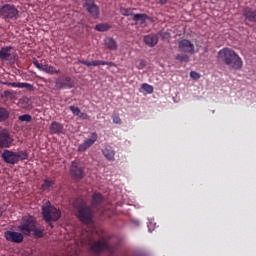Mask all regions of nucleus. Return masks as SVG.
Masks as SVG:
<instances>
[{
  "mask_svg": "<svg viewBox=\"0 0 256 256\" xmlns=\"http://www.w3.org/2000/svg\"><path fill=\"white\" fill-rule=\"evenodd\" d=\"M103 203V195L96 192L92 195L91 206H87V200L83 197L77 198L74 207L78 209L77 217L82 223H91L93 221V209H97Z\"/></svg>",
  "mask_w": 256,
  "mask_h": 256,
  "instance_id": "nucleus-1",
  "label": "nucleus"
},
{
  "mask_svg": "<svg viewBox=\"0 0 256 256\" xmlns=\"http://www.w3.org/2000/svg\"><path fill=\"white\" fill-rule=\"evenodd\" d=\"M218 59L230 69H243V59L231 48H222L218 52Z\"/></svg>",
  "mask_w": 256,
  "mask_h": 256,
  "instance_id": "nucleus-2",
  "label": "nucleus"
},
{
  "mask_svg": "<svg viewBox=\"0 0 256 256\" xmlns=\"http://www.w3.org/2000/svg\"><path fill=\"white\" fill-rule=\"evenodd\" d=\"M90 251L95 255H101V253H108V255H114L115 246L109 243V240L102 238L94 243L89 242Z\"/></svg>",
  "mask_w": 256,
  "mask_h": 256,
  "instance_id": "nucleus-3",
  "label": "nucleus"
},
{
  "mask_svg": "<svg viewBox=\"0 0 256 256\" xmlns=\"http://www.w3.org/2000/svg\"><path fill=\"white\" fill-rule=\"evenodd\" d=\"M2 159L4 163H7L8 165H17L19 161H27V159H29V153L23 150L13 152L11 150L5 149L2 152Z\"/></svg>",
  "mask_w": 256,
  "mask_h": 256,
  "instance_id": "nucleus-4",
  "label": "nucleus"
},
{
  "mask_svg": "<svg viewBox=\"0 0 256 256\" xmlns=\"http://www.w3.org/2000/svg\"><path fill=\"white\" fill-rule=\"evenodd\" d=\"M42 217L46 223L53 227L51 221H59L61 219V211L48 202V204L42 206Z\"/></svg>",
  "mask_w": 256,
  "mask_h": 256,
  "instance_id": "nucleus-5",
  "label": "nucleus"
},
{
  "mask_svg": "<svg viewBox=\"0 0 256 256\" xmlns=\"http://www.w3.org/2000/svg\"><path fill=\"white\" fill-rule=\"evenodd\" d=\"M37 226V218L31 215L23 216L20 222V225L18 226V231H21L23 235H26L29 237L31 233H33V230Z\"/></svg>",
  "mask_w": 256,
  "mask_h": 256,
  "instance_id": "nucleus-6",
  "label": "nucleus"
},
{
  "mask_svg": "<svg viewBox=\"0 0 256 256\" xmlns=\"http://www.w3.org/2000/svg\"><path fill=\"white\" fill-rule=\"evenodd\" d=\"M0 17L4 21H17L19 18V10L13 4H4L0 8Z\"/></svg>",
  "mask_w": 256,
  "mask_h": 256,
  "instance_id": "nucleus-7",
  "label": "nucleus"
},
{
  "mask_svg": "<svg viewBox=\"0 0 256 256\" xmlns=\"http://www.w3.org/2000/svg\"><path fill=\"white\" fill-rule=\"evenodd\" d=\"M70 175L72 179L81 181V179L85 177V166H83V164L77 160L72 161L70 166Z\"/></svg>",
  "mask_w": 256,
  "mask_h": 256,
  "instance_id": "nucleus-8",
  "label": "nucleus"
},
{
  "mask_svg": "<svg viewBox=\"0 0 256 256\" xmlns=\"http://www.w3.org/2000/svg\"><path fill=\"white\" fill-rule=\"evenodd\" d=\"M83 8L87 13L93 17V19H99V15L101 10L97 4H95V0H84Z\"/></svg>",
  "mask_w": 256,
  "mask_h": 256,
  "instance_id": "nucleus-9",
  "label": "nucleus"
},
{
  "mask_svg": "<svg viewBox=\"0 0 256 256\" xmlns=\"http://www.w3.org/2000/svg\"><path fill=\"white\" fill-rule=\"evenodd\" d=\"M13 137L7 130L0 131V149H9L13 147Z\"/></svg>",
  "mask_w": 256,
  "mask_h": 256,
  "instance_id": "nucleus-10",
  "label": "nucleus"
},
{
  "mask_svg": "<svg viewBox=\"0 0 256 256\" xmlns=\"http://www.w3.org/2000/svg\"><path fill=\"white\" fill-rule=\"evenodd\" d=\"M32 63L36 67V69H39V71H43V73H47L48 75H55L57 73H61V70H57L54 66H51L49 64L43 65L39 63V60H37V58H33Z\"/></svg>",
  "mask_w": 256,
  "mask_h": 256,
  "instance_id": "nucleus-11",
  "label": "nucleus"
},
{
  "mask_svg": "<svg viewBox=\"0 0 256 256\" xmlns=\"http://www.w3.org/2000/svg\"><path fill=\"white\" fill-rule=\"evenodd\" d=\"M178 49L182 53H189L190 55H194L195 53V44L188 39H182L178 42Z\"/></svg>",
  "mask_w": 256,
  "mask_h": 256,
  "instance_id": "nucleus-12",
  "label": "nucleus"
},
{
  "mask_svg": "<svg viewBox=\"0 0 256 256\" xmlns=\"http://www.w3.org/2000/svg\"><path fill=\"white\" fill-rule=\"evenodd\" d=\"M15 57V50L11 46H4L0 49V61H11Z\"/></svg>",
  "mask_w": 256,
  "mask_h": 256,
  "instance_id": "nucleus-13",
  "label": "nucleus"
},
{
  "mask_svg": "<svg viewBox=\"0 0 256 256\" xmlns=\"http://www.w3.org/2000/svg\"><path fill=\"white\" fill-rule=\"evenodd\" d=\"M6 241H11V243H23V233L15 231H6L5 232Z\"/></svg>",
  "mask_w": 256,
  "mask_h": 256,
  "instance_id": "nucleus-14",
  "label": "nucleus"
},
{
  "mask_svg": "<svg viewBox=\"0 0 256 256\" xmlns=\"http://www.w3.org/2000/svg\"><path fill=\"white\" fill-rule=\"evenodd\" d=\"M98 136L96 132H93L91 134V138L87 139L85 142L79 145L78 151L83 153L84 151L88 150L89 147H92L95 144V141H97Z\"/></svg>",
  "mask_w": 256,
  "mask_h": 256,
  "instance_id": "nucleus-15",
  "label": "nucleus"
},
{
  "mask_svg": "<svg viewBox=\"0 0 256 256\" xmlns=\"http://www.w3.org/2000/svg\"><path fill=\"white\" fill-rule=\"evenodd\" d=\"M242 15L245 17L246 21H250V23H256V10H253V8L245 7L242 10Z\"/></svg>",
  "mask_w": 256,
  "mask_h": 256,
  "instance_id": "nucleus-16",
  "label": "nucleus"
},
{
  "mask_svg": "<svg viewBox=\"0 0 256 256\" xmlns=\"http://www.w3.org/2000/svg\"><path fill=\"white\" fill-rule=\"evenodd\" d=\"M143 41L148 47H155V45L159 43V36H157L156 34H149L144 36Z\"/></svg>",
  "mask_w": 256,
  "mask_h": 256,
  "instance_id": "nucleus-17",
  "label": "nucleus"
},
{
  "mask_svg": "<svg viewBox=\"0 0 256 256\" xmlns=\"http://www.w3.org/2000/svg\"><path fill=\"white\" fill-rule=\"evenodd\" d=\"M56 85L59 89H73V80L66 76L63 81H57Z\"/></svg>",
  "mask_w": 256,
  "mask_h": 256,
  "instance_id": "nucleus-18",
  "label": "nucleus"
},
{
  "mask_svg": "<svg viewBox=\"0 0 256 256\" xmlns=\"http://www.w3.org/2000/svg\"><path fill=\"white\" fill-rule=\"evenodd\" d=\"M49 131L51 135H61V133H63V124L53 121L50 124Z\"/></svg>",
  "mask_w": 256,
  "mask_h": 256,
  "instance_id": "nucleus-19",
  "label": "nucleus"
},
{
  "mask_svg": "<svg viewBox=\"0 0 256 256\" xmlns=\"http://www.w3.org/2000/svg\"><path fill=\"white\" fill-rule=\"evenodd\" d=\"M102 154L107 161H115V149L111 146H106L102 149Z\"/></svg>",
  "mask_w": 256,
  "mask_h": 256,
  "instance_id": "nucleus-20",
  "label": "nucleus"
},
{
  "mask_svg": "<svg viewBox=\"0 0 256 256\" xmlns=\"http://www.w3.org/2000/svg\"><path fill=\"white\" fill-rule=\"evenodd\" d=\"M53 185H55V180L51 178L44 179L43 184L41 185V189L43 191H51Z\"/></svg>",
  "mask_w": 256,
  "mask_h": 256,
  "instance_id": "nucleus-21",
  "label": "nucleus"
},
{
  "mask_svg": "<svg viewBox=\"0 0 256 256\" xmlns=\"http://www.w3.org/2000/svg\"><path fill=\"white\" fill-rule=\"evenodd\" d=\"M146 19H149V16H147V14H133L132 16V21H135V23H140V25H143Z\"/></svg>",
  "mask_w": 256,
  "mask_h": 256,
  "instance_id": "nucleus-22",
  "label": "nucleus"
},
{
  "mask_svg": "<svg viewBox=\"0 0 256 256\" xmlns=\"http://www.w3.org/2000/svg\"><path fill=\"white\" fill-rule=\"evenodd\" d=\"M105 45L107 49H110L111 51H117V41L113 38H107L105 41Z\"/></svg>",
  "mask_w": 256,
  "mask_h": 256,
  "instance_id": "nucleus-23",
  "label": "nucleus"
},
{
  "mask_svg": "<svg viewBox=\"0 0 256 256\" xmlns=\"http://www.w3.org/2000/svg\"><path fill=\"white\" fill-rule=\"evenodd\" d=\"M9 115H11V113L7 108L0 107V123L7 121V119H9Z\"/></svg>",
  "mask_w": 256,
  "mask_h": 256,
  "instance_id": "nucleus-24",
  "label": "nucleus"
},
{
  "mask_svg": "<svg viewBox=\"0 0 256 256\" xmlns=\"http://www.w3.org/2000/svg\"><path fill=\"white\" fill-rule=\"evenodd\" d=\"M95 31H99L100 33H103L105 31H109L111 29V25L107 23H100L95 26Z\"/></svg>",
  "mask_w": 256,
  "mask_h": 256,
  "instance_id": "nucleus-25",
  "label": "nucleus"
},
{
  "mask_svg": "<svg viewBox=\"0 0 256 256\" xmlns=\"http://www.w3.org/2000/svg\"><path fill=\"white\" fill-rule=\"evenodd\" d=\"M15 86L18 87V89H27L28 91L35 90V87H33V85L26 82H18V84H15Z\"/></svg>",
  "mask_w": 256,
  "mask_h": 256,
  "instance_id": "nucleus-26",
  "label": "nucleus"
},
{
  "mask_svg": "<svg viewBox=\"0 0 256 256\" xmlns=\"http://www.w3.org/2000/svg\"><path fill=\"white\" fill-rule=\"evenodd\" d=\"M175 59L179 63H189V61H190L189 55H187V54H177L175 56Z\"/></svg>",
  "mask_w": 256,
  "mask_h": 256,
  "instance_id": "nucleus-27",
  "label": "nucleus"
},
{
  "mask_svg": "<svg viewBox=\"0 0 256 256\" xmlns=\"http://www.w3.org/2000/svg\"><path fill=\"white\" fill-rule=\"evenodd\" d=\"M135 9L133 8H120V13L124 17H133Z\"/></svg>",
  "mask_w": 256,
  "mask_h": 256,
  "instance_id": "nucleus-28",
  "label": "nucleus"
},
{
  "mask_svg": "<svg viewBox=\"0 0 256 256\" xmlns=\"http://www.w3.org/2000/svg\"><path fill=\"white\" fill-rule=\"evenodd\" d=\"M18 121H21L22 123H31V121H33V117L29 114L20 115L18 117Z\"/></svg>",
  "mask_w": 256,
  "mask_h": 256,
  "instance_id": "nucleus-29",
  "label": "nucleus"
},
{
  "mask_svg": "<svg viewBox=\"0 0 256 256\" xmlns=\"http://www.w3.org/2000/svg\"><path fill=\"white\" fill-rule=\"evenodd\" d=\"M43 228H37L34 227V229L32 230V233L34 235V237H36V239H41V237H43Z\"/></svg>",
  "mask_w": 256,
  "mask_h": 256,
  "instance_id": "nucleus-30",
  "label": "nucleus"
},
{
  "mask_svg": "<svg viewBox=\"0 0 256 256\" xmlns=\"http://www.w3.org/2000/svg\"><path fill=\"white\" fill-rule=\"evenodd\" d=\"M69 109H70V111H72L73 115H75L76 117H79V115L81 113V109H79V107L70 106Z\"/></svg>",
  "mask_w": 256,
  "mask_h": 256,
  "instance_id": "nucleus-31",
  "label": "nucleus"
},
{
  "mask_svg": "<svg viewBox=\"0 0 256 256\" xmlns=\"http://www.w3.org/2000/svg\"><path fill=\"white\" fill-rule=\"evenodd\" d=\"M142 89L146 91V93H153V86L147 83L142 84Z\"/></svg>",
  "mask_w": 256,
  "mask_h": 256,
  "instance_id": "nucleus-32",
  "label": "nucleus"
},
{
  "mask_svg": "<svg viewBox=\"0 0 256 256\" xmlns=\"http://www.w3.org/2000/svg\"><path fill=\"white\" fill-rule=\"evenodd\" d=\"M190 77H191V79H194L195 81H197V80L201 79V74H199L198 72H195V71H191Z\"/></svg>",
  "mask_w": 256,
  "mask_h": 256,
  "instance_id": "nucleus-33",
  "label": "nucleus"
},
{
  "mask_svg": "<svg viewBox=\"0 0 256 256\" xmlns=\"http://www.w3.org/2000/svg\"><path fill=\"white\" fill-rule=\"evenodd\" d=\"M113 123H115L116 125H121V117H119V115L113 116Z\"/></svg>",
  "mask_w": 256,
  "mask_h": 256,
  "instance_id": "nucleus-34",
  "label": "nucleus"
},
{
  "mask_svg": "<svg viewBox=\"0 0 256 256\" xmlns=\"http://www.w3.org/2000/svg\"><path fill=\"white\" fill-rule=\"evenodd\" d=\"M103 60H93L92 67H99V65H103Z\"/></svg>",
  "mask_w": 256,
  "mask_h": 256,
  "instance_id": "nucleus-35",
  "label": "nucleus"
},
{
  "mask_svg": "<svg viewBox=\"0 0 256 256\" xmlns=\"http://www.w3.org/2000/svg\"><path fill=\"white\" fill-rule=\"evenodd\" d=\"M4 85H7L8 87L18 88V86L15 85H19V82H4Z\"/></svg>",
  "mask_w": 256,
  "mask_h": 256,
  "instance_id": "nucleus-36",
  "label": "nucleus"
},
{
  "mask_svg": "<svg viewBox=\"0 0 256 256\" xmlns=\"http://www.w3.org/2000/svg\"><path fill=\"white\" fill-rule=\"evenodd\" d=\"M80 63L86 65V67H93L92 61L81 60Z\"/></svg>",
  "mask_w": 256,
  "mask_h": 256,
  "instance_id": "nucleus-37",
  "label": "nucleus"
},
{
  "mask_svg": "<svg viewBox=\"0 0 256 256\" xmlns=\"http://www.w3.org/2000/svg\"><path fill=\"white\" fill-rule=\"evenodd\" d=\"M78 117H79V119H84V120L89 119V115H87V113H83V112H80Z\"/></svg>",
  "mask_w": 256,
  "mask_h": 256,
  "instance_id": "nucleus-38",
  "label": "nucleus"
},
{
  "mask_svg": "<svg viewBox=\"0 0 256 256\" xmlns=\"http://www.w3.org/2000/svg\"><path fill=\"white\" fill-rule=\"evenodd\" d=\"M104 64L102 65H108V67H117V64H115L114 62H107V61H103Z\"/></svg>",
  "mask_w": 256,
  "mask_h": 256,
  "instance_id": "nucleus-39",
  "label": "nucleus"
},
{
  "mask_svg": "<svg viewBox=\"0 0 256 256\" xmlns=\"http://www.w3.org/2000/svg\"><path fill=\"white\" fill-rule=\"evenodd\" d=\"M5 97H9V95H13V93L9 90L4 92Z\"/></svg>",
  "mask_w": 256,
  "mask_h": 256,
  "instance_id": "nucleus-40",
  "label": "nucleus"
},
{
  "mask_svg": "<svg viewBox=\"0 0 256 256\" xmlns=\"http://www.w3.org/2000/svg\"><path fill=\"white\" fill-rule=\"evenodd\" d=\"M161 5H165L167 3V0H159Z\"/></svg>",
  "mask_w": 256,
  "mask_h": 256,
  "instance_id": "nucleus-41",
  "label": "nucleus"
},
{
  "mask_svg": "<svg viewBox=\"0 0 256 256\" xmlns=\"http://www.w3.org/2000/svg\"><path fill=\"white\" fill-rule=\"evenodd\" d=\"M3 215V210H1V206H0V217Z\"/></svg>",
  "mask_w": 256,
  "mask_h": 256,
  "instance_id": "nucleus-42",
  "label": "nucleus"
},
{
  "mask_svg": "<svg viewBox=\"0 0 256 256\" xmlns=\"http://www.w3.org/2000/svg\"><path fill=\"white\" fill-rule=\"evenodd\" d=\"M204 51H205V53H207V51H208L207 48H205Z\"/></svg>",
  "mask_w": 256,
  "mask_h": 256,
  "instance_id": "nucleus-43",
  "label": "nucleus"
}]
</instances>
